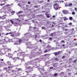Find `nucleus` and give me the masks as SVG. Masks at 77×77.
Here are the masks:
<instances>
[{"instance_id": "52", "label": "nucleus", "mask_w": 77, "mask_h": 77, "mask_svg": "<svg viewBox=\"0 0 77 77\" xmlns=\"http://www.w3.org/2000/svg\"><path fill=\"white\" fill-rule=\"evenodd\" d=\"M3 60H4L3 59H1V61H3Z\"/></svg>"}, {"instance_id": "25", "label": "nucleus", "mask_w": 77, "mask_h": 77, "mask_svg": "<svg viewBox=\"0 0 77 77\" xmlns=\"http://www.w3.org/2000/svg\"><path fill=\"white\" fill-rule=\"evenodd\" d=\"M15 11H11V14H15Z\"/></svg>"}, {"instance_id": "18", "label": "nucleus", "mask_w": 77, "mask_h": 77, "mask_svg": "<svg viewBox=\"0 0 77 77\" xmlns=\"http://www.w3.org/2000/svg\"><path fill=\"white\" fill-rule=\"evenodd\" d=\"M14 44H15V45H18V41H16L14 42Z\"/></svg>"}, {"instance_id": "6", "label": "nucleus", "mask_w": 77, "mask_h": 77, "mask_svg": "<svg viewBox=\"0 0 77 77\" xmlns=\"http://www.w3.org/2000/svg\"><path fill=\"white\" fill-rule=\"evenodd\" d=\"M4 42H3V40H0V44H3Z\"/></svg>"}, {"instance_id": "43", "label": "nucleus", "mask_w": 77, "mask_h": 77, "mask_svg": "<svg viewBox=\"0 0 77 77\" xmlns=\"http://www.w3.org/2000/svg\"><path fill=\"white\" fill-rule=\"evenodd\" d=\"M39 41L41 43L42 42V40L41 39L39 40Z\"/></svg>"}, {"instance_id": "9", "label": "nucleus", "mask_w": 77, "mask_h": 77, "mask_svg": "<svg viewBox=\"0 0 77 77\" xmlns=\"http://www.w3.org/2000/svg\"><path fill=\"white\" fill-rule=\"evenodd\" d=\"M31 42H27L26 43V45H27V46H28V45H29V44H31Z\"/></svg>"}, {"instance_id": "35", "label": "nucleus", "mask_w": 77, "mask_h": 77, "mask_svg": "<svg viewBox=\"0 0 77 77\" xmlns=\"http://www.w3.org/2000/svg\"><path fill=\"white\" fill-rule=\"evenodd\" d=\"M36 75H34L32 76V77H36Z\"/></svg>"}, {"instance_id": "50", "label": "nucleus", "mask_w": 77, "mask_h": 77, "mask_svg": "<svg viewBox=\"0 0 77 77\" xmlns=\"http://www.w3.org/2000/svg\"><path fill=\"white\" fill-rule=\"evenodd\" d=\"M53 18H55V16L54 15L52 16Z\"/></svg>"}, {"instance_id": "5", "label": "nucleus", "mask_w": 77, "mask_h": 77, "mask_svg": "<svg viewBox=\"0 0 77 77\" xmlns=\"http://www.w3.org/2000/svg\"><path fill=\"white\" fill-rule=\"evenodd\" d=\"M7 63L8 64V65H9V66H11V62L9 61H7Z\"/></svg>"}, {"instance_id": "54", "label": "nucleus", "mask_w": 77, "mask_h": 77, "mask_svg": "<svg viewBox=\"0 0 77 77\" xmlns=\"http://www.w3.org/2000/svg\"><path fill=\"white\" fill-rule=\"evenodd\" d=\"M33 62V61L32 60H31V61H30V62L32 63V62Z\"/></svg>"}, {"instance_id": "45", "label": "nucleus", "mask_w": 77, "mask_h": 77, "mask_svg": "<svg viewBox=\"0 0 77 77\" xmlns=\"http://www.w3.org/2000/svg\"><path fill=\"white\" fill-rule=\"evenodd\" d=\"M9 34H11V35H12V32H10L9 33Z\"/></svg>"}, {"instance_id": "27", "label": "nucleus", "mask_w": 77, "mask_h": 77, "mask_svg": "<svg viewBox=\"0 0 77 77\" xmlns=\"http://www.w3.org/2000/svg\"><path fill=\"white\" fill-rule=\"evenodd\" d=\"M76 61H77V60H75L73 61V63H75V62H76Z\"/></svg>"}, {"instance_id": "32", "label": "nucleus", "mask_w": 77, "mask_h": 77, "mask_svg": "<svg viewBox=\"0 0 77 77\" xmlns=\"http://www.w3.org/2000/svg\"><path fill=\"white\" fill-rule=\"evenodd\" d=\"M61 47L63 46V47H65V45L64 44H63L62 45H61Z\"/></svg>"}, {"instance_id": "37", "label": "nucleus", "mask_w": 77, "mask_h": 77, "mask_svg": "<svg viewBox=\"0 0 77 77\" xmlns=\"http://www.w3.org/2000/svg\"><path fill=\"white\" fill-rule=\"evenodd\" d=\"M17 69L18 70V71H20V70H21V68H18Z\"/></svg>"}, {"instance_id": "3", "label": "nucleus", "mask_w": 77, "mask_h": 77, "mask_svg": "<svg viewBox=\"0 0 77 77\" xmlns=\"http://www.w3.org/2000/svg\"><path fill=\"white\" fill-rule=\"evenodd\" d=\"M7 56H9V58H12V54L10 53H8V55H6Z\"/></svg>"}, {"instance_id": "11", "label": "nucleus", "mask_w": 77, "mask_h": 77, "mask_svg": "<svg viewBox=\"0 0 77 77\" xmlns=\"http://www.w3.org/2000/svg\"><path fill=\"white\" fill-rule=\"evenodd\" d=\"M22 54V52H19V53L17 54V56H20V54Z\"/></svg>"}, {"instance_id": "10", "label": "nucleus", "mask_w": 77, "mask_h": 77, "mask_svg": "<svg viewBox=\"0 0 77 77\" xmlns=\"http://www.w3.org/2000/svg\"><path fill=\"white\" fill-rule=\"evenodd\" d=\"M51 5V3H47L46 4V6H50Z\"/></svg>"}, {"instance_id": "28", "label": "nucleus", "mask_w": 77, "mask_h": 77, "mask_svg": "<svg viewBox=\"0 0 77 77\" xmlns=\"http://www.w3.org/2000/svg\"><path fill=\"white\" fill-rule=\"evenodd\" d=\"M69 26H71V25H72V23H69Z\"/></svg>"}, {"instance_id": "26", "label": "nucleus", "mask_w": 77, "mask_h": 77, "mask_svg": "<svg viewBox=\"0 0 77 77\" xmlns=\"http://www.w3.org/2000/svg\"><path fill=\"white\" fill-rule=\"evenodd\" d=\"M62 42V43H65V41L64 40H62V41L61 42V43Z\"/></svg>"}, {"instance_id": "55", "label": "nucleus", "mask_w": 77, "mask_h": 77, "mask_svg": "<svg viewBox=\"0 0 77 77\" xmlns=\"http://www.w3.org/2000/svg\"><path fill=\"white\" fill-rule=\"evenodd\" d=\"M47 2H50V0H47Z\"/></svg>"}, {"instance_id": "8", "label": "nucleus", "mask_w": 77, "mask_h": 77, "mask_svg": "<svg viewBox=\"0 0 77 77\" xmlns=\"http://www.w3.org/2000/svg\"><path fill=\"white\" fill-rule=\"evenodd\" d=\"M22 13V11H20L18 12L17 13H16V14L17 15H20V14H21Z\"/></svg>"}, {"instance_id": "36", "label": "nucleus", "mask_w": 77, "mask_h": 77, "mask_svg": "<svg viewBox=\"0 0 77 77\" xmlns=\"http://www.w3.org/2000/svg\"><path fill=\"white\" fill-rule=\"evenodd\" d=\"M60 51H58L57 52V54H60Z\"/></svg>"}, {"instance_id": "4", "label": "nucleus", "mask_w": 77, "mask_h": 77, "mask_svg": "<svg viewBox=\"0 0 77 77\" xmlns=\"http://www.w3.org/2000/svg\"><path fill=\"white\" fill-rule=\"evenodd\" d=\"M5 50H6L7 51H11V49H9L8 48H4Z\"/></svg>"}, {"instance_id": "62", "label": "nucleus", "mask_w": 77, "mask_h": 77, "mask_svg": "<svg viewBox=\"0 0 77 77\" xmlns=\"http://www.w3.org/2000/svg\"><path fill=\"white\" fill-rule=\"evenodd\" d=\"M20 15V17H22V16H23V15Z\"/></svg>"}, {"instance_id": "59", "label": "nucleus", "mask_w": 77, "mask_h": 77, "mask_svg": "<svg viewBox=\"0 0 77 77\" xmlns=\"http://www.w3.org/2000/svg\"><path fill=\"white\" fill-rule=\"evenodd\" d=\"M65 30L66 31H67V29H65Z\"/></svg>"}, {"instance_id": "53", "label": "nucleus", "mask_w": 77, "mask_h": 77, "mask_svg": "<svg viewBox=\"0 0 77 77\" xmlns=\"http://www.w3.org/2000/svg\"><path fill=\"white\" fill-rule=\"evenodd\" d=\"M75 11H76L77 10V8H75Z\"/></svg>"}, {"instance_id": "56", "label": "nucleus", "mask_w": 77, "mask_h": 77, "mask_svg": "<svg viewBox=\"0 0 77 77\" xmlns=\"http://www.w3.org/2000/svg\"><path fill=\"white\" fill-rule=\"evenodd\" d=\"M8 34H9V33H7V34H6V35H8Z\"/></svg>"}, {"instance_id": "61", "label": "nucleus", "mask_w": 77, "mask_h": 77, "mask_svg": "<svg viewBox=\"0 0 77 77\" xmlns=\"http://www.w3.org/2000/svg\"><path fill=\"white\" fill-rule=\"evenodd\" d=\"M56 2H58V3H59V1H56Z\"/></svg>"}, {"instance_id": "19", "label": "nucleus", "mask_w": 77, "mask_h": 77, "mask_svg": "<svg viewBox=\"0 0 77 77\" xmlns=\"http://www.w3.org/2000/svg\"><path fill=\"white\" fill-rule=\"evenodd\" d=\"M69 19L70 20H72V17H69Z\"/></svg>"}, {"instance_id": "21", "label": "nucleus", "mask_w": 77, "mask_h": 77, "mask_svg": "<svg viewBox=\"0 0 77 77\" xmlns=\"http://www.w3.org/2000/svg\"><path fill=\"white\" fill-rule=\"evenodd\" d=\"M72 15H75V12L73 11L72 13Z\"/></svg>"}, {"instance_id": "29", "label": "nucleus", "mask_w": 77, "mask_h": 77, "mask_svg": "<svg viewBox=\"0 0 77 77\" xmlns=\"http://www.w3.org/2000/svg\"><path fill=\"white\" fill-rule=\"evenodd\" d=\"M50 69H53V67H50Z\"/></svg>"}, {"instance_id": "47", "label": "nucleus", "mask_w": 77, "mask_h": 77, "mask_svg": "<svg viewBox=\"0 0 77 77\" xmlns=\"http://www.w3.org/2000/svg\"><path fill=\"white\" fill-rule=\"evenodd\" d=\"M0 19H2V16H0Z\"/></svg>"}, {"instance_id": "24", "label": "nucleus", "mask_w": 77, "mask_h": 77, "mask_svg": "<svg viewBox=\"0 0 77 77\" xmlns=\"http://www.w3.org/2000/svg\"><path fill=\"white\" fill-rule=\"evenodd\" d=\"M48 52V51L47 50H45L44 51V53H47Z\"/></svg>"}, {"instance_id": "42", "label": "nucleus", "mask_w": 77, "mask_h": 77, "mask_svg": "<svg viewBox=\"0 0 77 77\" xmlns=\"http://www.w3.org/2000/svg\"><path fill=\"white\" fill-rule=\"evenodd\" d=\"M11 36H13L14 37V34H12V35H11Z\"/></svg>"}, {"instance_id": "33", "label": "nucleus", "mask_w": 77, "mask_h": 77, "mask_svg": "<svg viewBox=\"0 0 77 77\" xmlns=\"http://www.w3.org/2000/svg\"><path fill=\"white\" fill-rule=\"evenodd\" d=\"M32 29V26H30L29 27V29Z\"/></svg>"}, {"instance_id": "64", "label": "nucleus", "mask_w": 77, "mask_h": 77, "mask_svg": "<svg viewBox=\"0 0 77 77\" xmlns=\"http://www.w3.org/2000/svg\"><path fill=\"white\" fill-rule=\"evenodd\" d=\"M64 77H67V76H64Z\"/></svg>"}, {"instance_id": "22", "label": "nucleus", "mask_w": 77, "mask_h": 77, "mask_svg": "<svg viewBox=\"0 0 77 77\" xmlns=\"http://www.w3.org/2000/svg\"><path fill=\"white\" fill-rule=\"evenodd\" d=\"M54 54L55 56H57V52H55L54 53Z\"/></svg>"}, {"instance_id": "48", "label": "nucleus", "mask_w": 77, "mask_h": 77, "mask_svg": "<svg viewBox=\"0 0 77 77\" xmlns=\"http://www.w3.org/2000/svg\"><path fill=\"white\" fill-rule=\"evenodd\" d=\"M11 68V67L10 66H9L8 67V69H9Z\"/></svg>"}, {"instance_id": "17", "label": "nucleus", "mask_w": 77, "mask_h": 77, "mask_svg": "<svg viewBox=\"0 0 77 77\" xmlns=\"http://www.w3.org/2000/svg\"><path fill=\"white\" fill-rule=\"evenodd\" d=\"M42 29H44V30H45V29H46L45 27L44 26L42 27Z\"/></svg>"}, {"instance_id": "51", "label": "nucleus", "mask_w": 77, "mask_h": 77, "mask_svg": "<svg viewBox=\"0 0 77 77\" xmlns=\"http://www.w3.org/2000/svg\"><path fill=\"white\" fill-rule=\"evenodd\" d=\"M72 30H74V28H72Z\"/></svg>"}, {"instance_id": "2", "label": "nucleus", "mask_w": 77, "mask_h": 77, "mask_svg": "<svg viewBox=\"0 0 77 77\" xmlns=\"http://www.w3.org/2000/svg\"><path fill=\"white\" fill-rule=\"evenodd\" d=\"M63 13L64 14H68V11L64 10H63Z\"/></svg>"}, {"instance_id": "20", "label": "nucleus", "mask_w": 77, "mask_h": 77, "mask_svg": "<svg viewBox=\"0 0 77 77\" xmlns=\"http://www.w3.org/2000/svg\"><path fill=\"white\" fill-rule=\"evenodd\" d=\"M12 21V20H10V21H11V23L12 24H14V22L13 21Z\"/></svg>"}, {"instance_id": "46", "label": "nucleus", "mask_w": 77, "mask_h": 77, "mask_svg": "<svg viewBox=\"0 0 77 77\" xmlns=\"http://www.w3.org/2000/svg\"><path fill=\"white\" fill-rule=\"evenodd\" d=\"M36 28L35 27H34V29H36Z\"/></svg>"}, {"instance_id": "15", "label": "nucleus", "mask_w": 77, "mask_h": 77, "mask_svg": "<svg viewBox=\"0 0 77 77\" xmlns=\"http://www.w3.org/2000/svg\"><path fill=\"white\" fill-rule=\"evenodd\" d=\"M72 5V4L70 3L69 5H68V6H69V7H71V6Z\"/></svg>"}, {"instance_id": "57", "label": "nucleus", "mask_w": 77, "mask_h": 77, "mask_svg": "<svg viewBox=\"0 0 77 77\" xmlns=\"http://www.w3.org/2000/svg\"><path fill=\"white\" fill-rule=\"evenodd\" d=\"M16 58H17V59H19V57H16Z\"/></svg>"}, {"instance_id": "49", "label": "nucleus", "mask_w": 77, "mask_h": 77, "mask_svg": "<svg viewBox=\"0 0 77 77\" xmlns=\"http://www.w3.org/2000/svg\"><path fill=\"white\" fill-rule=\"evenodd\" d=\"M11 71L12 72H14V70H11Z\"/></svg>"}, {"instance_id": "16", "label": "nucleus", "mask_w": 77, "mask_h": 77, "mask_svg": "<svg viewBox=\"0 0 77 77\" xmlns=\"http://www.w3.org/2000/svg\"><path fill=\"white\" fill-rule=\"evenodd\" d=\"M21 42H22V39H19V43H21Z\"/></svg>"}, {"instance_id": "13", "label": "nucleus", "mask_w": 77, "mask_h": 77, "mask_svg": "<svg viewBox=\"0 0 77 77\" xmlns=\"http://www.w3.org/2000/svg\"><path fill=\"white\" fill-rule=\"evenodd\" d=\"M63 18H64L63 19L64 21H66V20H67V18H66V17H64Z\"/></svg>"}, {"instance_id": "39", "label": "nucleus", "mask_w": 77, "mask_h": 77, "mask_svg": "<svg viewBox=\"0 0 77 77\" xmlns=\"http://www.w3.org/2000/svg\"><path fill=\"white\" fill-rule=\"evenodd\" d=\"M28 3L29 5H30V2L29 1H28Z\"/></svg>"}, {"instance_id": "7", "label": "nucleus", "mask_w": 77, "mask_h": 77, "mask_svg": "<svg viewBox=\"0 0 77 77\" xmlns=\"http://www.w3.org/2000/svg\"><path fill=\"white\" fill-rule=\"evenodd\" d=\"M6 15H3L2 16V19L3 20L5 19V18H6Z\"/></svg>"}, {"instance_id": "38", "label": "nucleus", "mask_w": 77, "mask_h": 77, "mask_svg": "<svg viewBox=\"0 0 77 77\" xmlns=\"http://www.w3.org/2000/svg\"><path fill=\"white\" fill-rule=\"evenodd\" d=\"M54 60H57V58H55Z\"/></svg>"}, {"instance_id": "60", "label": "nucleus", "mask_w": 77, "mask_h": 77, "mask_svg": "<svg viewBox=\"0 0 77 77\" xmlns=\"http://www.w3.org/2000/svg\"><path fill=\"white\" fill-rule=\"evenodd\" d=\"M48 54H45L44 56H46V55H47Z\"/></svg>"}, {"instance_id": "23", "label": "nucleus", "mask_w": 77, "mask_h": 77, "mask_svg": "<svg viewBox=\"0 0 77 77\" xmlns=\"http://www.w3.org/2000/svg\"><path fill=\"white\" fill-rule=\"evenodd\" d=\"M34 8H38V6L37 5H35L34 6Z\"/></svg>"}, {"instance_id": "31", "label": "nucleus", "mask_w": 77, "mask_h": 77, "mask_svg": "<svg viewBox=\"0 0 77 77\" xmlns=\"http://www.w3.org/2000/svg\"><path fill=\"white\" fill-rule=\"evenodd\" d=\"M46 17L47 18H49L50 17V16H49L48 15H46Z\"/></svg>"}, {"instance_id": "30", "label": "nucleus", "mask_w": 77, "mask_h": 77, "mask_svg": "<svg viewBox=\"0 0 77 77\" xmlns=\"http://www.w3.org/2000/svg\"><path fill=\"white\" fill-rule=\"evenodd\" d=\"M53 33H51V36H53Z\"/></svg>"}, {"instance_id": "58", "label": "nucleus", "mask_w": 77, "mask_h": 77, "mask_svg": "<svg viewBox=\"0 0 77 77\" xmlns=\"http://www.w3.org/2000/svg\"><path fill=\"white\" fill-rule=\"evenodd\" d=\"M52 27H54V25H52Z\"/></svg>"}, {"instance_id": "12", "label": "nucleus", "mask_w": 77, "mask_h": 77, "mask_svg": "<svg viewBox=\"0 0 77 77\" xmlns=\"http://www.w3.org/2000/svg\"><path fill=\"white\" fill-rule=\"evenodd\" d=\"M14 62H15L17 60V58L15 57L13 59Z\"/></svg>"}, {"instance_id": "63", "label": "nucleus", "mask_w": 77, "mask_h": 77, "mask_svg": "<svg viewBox=\"0 0 77 77\" xmlns=\"http://www.w3.org/2000/svg\"><path fill=\"white\" fill-rule=\"evenodd\" d=\"M35 36V37H37V35L36 34Z\"/></svg>"}, {"instance_id": "41", "label": "nucleus", "mask_w": 77, "mask_h": 77, "mask_svg": "<svg viewBox=\"0 0 77 77\" xmlns=\"http://www.w3.org/2000/svg\"><path fill=\"white\" fill-rule=\"evenodd\" d=\"M71 74V73H68V75H70Z\"/></svg>"}, {"instance_id": "1", "label": "nucleus", "mask_w": 77, "mask_h": 77, "mask_svg": "<svg viewBox=\"0 0 77 77\" xmlns=\"http://www.w3.org/2000/svg\"><path fill=\"white\" fill-rule=\"evenodd\" d=\"M59 6L57 3L55 4L54 5V8L55 10H58L59 9Z\"/></svg>"}, {"instance_id": "40", "label": "nucleus", "mask_w": 77, "mask_h": 77, "mask_svg": "<svg viewBox=\"0 0 77 77\" xmlns=\"http://www.w3.org/2000/svg\"><path fill=\"white\" fill-rule=\"evenodd\" d=\"M5 5V3H4L3 4H1V6H3V5Z\"/></svg>"}, {"instance_id": "14", "label": "nucleus", "mask_w": 77, "mask_h": 77, "mask_svg": "<svg viewBox=\"0 0 77 77\" xmlns=\"http://www.w3.org/2000/svg\"><path fill=\"white\" fill-rule=\"evenodd\" d=\"M18 26V23L17 22H15L14 23V26Z\"/></svg>"}, {"instance_id": "34", "label": "nucleus", "mask_w": 77, "mask_h": 77, "mask_svg": "<svg viewBox=\"0 0 77 77\" xmlns=\"http://www.w3.org/2000/svg\"><path fill=\"white\" fill-rule=\"evenodd\" d=\"M57 73H55L54 74V76H56V75H57Z\"/></svg>"}, {"instance_id": "44", "label": "nucleus", "mask_w": 77, "mask_h": 77, "mask_svg": "<svg viewBox=\"0 0 77 77\" xmlns=\"http://www.w3.org/2000/svg\"><path fill=\"white\" fill-rule=\"evenodd\" d=\"M50 41H51V39H52V38L51 37H50Z\"/></svg>"}]
</instances>
